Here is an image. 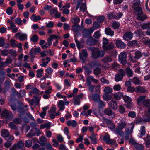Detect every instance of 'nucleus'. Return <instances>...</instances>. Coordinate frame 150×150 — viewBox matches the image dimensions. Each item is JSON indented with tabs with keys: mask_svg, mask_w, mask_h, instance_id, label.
Listing matches in <instances>:
<instances>
[{
	"mask_svg": "<svg viewBox=\"0 0 150 150\" xmlns=\"http://www.w3.org/2000/svg\"><path fill=\"white\" fill-rule=\"evenodd\" d=\"M123 98L125 102L126 103L125 104V106L127 108H131L132 106V100L131 98L126 96H124Z\"/></svg>",
	"mask_w": 150,
	"mask_h": 150,
	"instance_id": "39448f33",
	"label": "nucleus"
},
{
	"mask_svg": "<svg viewBox=\"0 0 150 150\" xmlns=\"http://www.w3.org/2000/svg\"><path fill=\"white\" fill-rule=\"evenodd\" d=\"M132 81L134 83L136 84H139L141 83V81L136 77H134Z\"/></svg>",
	"mask_w": 150,
	"mask_h": 150,
	"instance_id": "de8ad7c7",
	"label": "nucleus"
},
{
	"mask_svg": "<svg viewBox=\"0 0 150 150\" xmlns=\"http://www.w3.org/2000/svg\"><path fill=\"white\" fill-rule=\"evenodd\" d=\"M83 97V94L81 93L75 97L73 99L74 104L75 105H79L80 104V100Z\"/></svg>",
	"mask_w": 150,
	"mask_h": 150,
	"instance_id": "9b49d317",
	"label": "nucleus"
},
{
	"mask_svg": "<svg viewBox=\"0 0 150 150\" xmlns=\"http://www.w3.org/2000/svg\"><path fill=\"white\" fill-rule=\"evenodd\" d=\"M114 47V44L111 43L108 45H103V48L104 50H109L112 49Z\"/></svg>",
	"mask_w": 150,
	"mask_h": 150,
	"instance_id": "aec40b11",
	"label": "nucleus"
},
{
	"mask_svg": "<svg viewBox=\"0 0 150 150\" xmlns=\"http://www.w3.org/2000/svg\"><path fill=\"white\" fill-rule=\"evenodd\" d=\"M105 94H111L112 92V90L110 87H105L104 90Z\"/></svg>",
	"mask_w": 150,
	"mask_h": 150,
	"instance_id": "e433bc0d",
	"label": "nucleus"
},
{
	"mask_svg": "<svg viewBox=\"0 0 150 150\" xmlns=\"http://www.w3.org/2000/svg\"><path fill=\"white\" fill-rule=\"evenodd\" d=\"M80 6V11L83 12H84L86 9V4L83 3L81 4L80 2L78 1L76 5V10L78 9Z\"/></svg>",
	"mask_w": 150,
	"mask_h": 150,
	"instance_id": "ddd939ff",
	"label": "nucleus"
},
{
	"mask_svg": "<svg viewBox=\"0 0 150 150\" xmlns=\"http://www.w3.org/2000/svg\"><path fill=\"white\" fill-rule=\"evenodd\" d=\"M112 98V96L111 95H109V94H104L103 96V99L106 101L111 100Z\"/></svg>",
	"mask_w": 150,
	"mask_h": 150,
	"instance_id": "7c9ffc66",
	"label": "nucleus"
},
{
	"mask_svg": "<svg viewBox=\"0 0 150 150\" xmlns=\"http://www.w3.org/2000/svg\"><path fill=\"white\" fill-rule=\"evenodd\" d=\"M140 0L134 2L132 6V8L134 9L135 8L138 7V6H140Z\"/></svg>",
	"mask_w": 150,
	"mask_h": 150,
	"instance_id": "864d4df0",
	"label": "nucleus"
},
{
	"mask_svg": "<svg viewBox=\"0 0 150 150\" xmlns=\"http://www.w3.org/2000/svg\"><path fill=\"white\" fill-rule=\"evenodd\" d=\"M127 124V123L125 122H122L119 123L117 126L122 129L126 127Z\"/></svg>",
	"mask_w": 150,
	"mask_h": 150,
	"instance_id": "c03bdc74",
	"label": "nucleus"
},
{
	"mask_svg": "<svg viewBox=\"0 0 150 150\" xmlns=\"http://www.w3.org/2000/svg\"><path fill=\"white\" fill-rule=\"evenodd\" d=\"M101 60L103 63H106L111 62L112 61V59L111 56H107L104 57Z\"/></svg>",
	"mask_w": 150,
	"mask_h": 150,
	"instance_id": "f3484780",
	"label": "nucleus"
},
{
	"mask_svg": "<svg viewBox=\"0 0 150 150\" xmlns=\"http://www.w3.org/2000/svg\"><path fill=\"white\" fill-rule=\"evenodd\" d=\"M136 112L134 111L130 112L128 114V116L131 118H134L136 116Z\"/></svg>",
	"mask_w": 150,
	"mask_h": 150,
	"instance_id": "e2e57ef3",
	"label": "nucleus"
},
{
	"mask_svg": "<svg viewBox=\"0 0 150 150\" xmlns=\"http://www.w3.org/2000/svg\"><path fill=\"white\" fill-rule=\"evenodd\" d=\"M16 37L21 41H23L27 39V35L25 34L22 33L20 32H18L15 35Z\"/></svg>",
	"mask_w": 150,
	"mask_h": 150,
	"instance_id": "0eeeda50",
	"label": "nucleus"
},
{
	"mask_svg": "<svg viewBox=\"0 0 150 150\" xmlns=\"http://www.w3.org/2000/svg\"><path fill=\"white\" fill-rule=\"evenodd\" d=\"M25 94V91L24 90H20L17 95L18 98H21L24 97Z\"/></svg>",
	"mask_w": 150,
	"mask_h": 150,
	"instance_id": "4c0bfd02",
	"label": "nucleus"
},
{
	"mask_svg": "<svg viewBox=\"0 0 150 150\" xmlns=\"http://www.w3.org/2000/svg\"><path fill=\"white\" fill-rule=\"evenodd\" d=\"M140 137L142 138L143 136L146 133L145 128L144 126L141 127L140 130Z\"/></svg>",
	"mask_w": 150,
	"mask_h": 150,
	"instance_id": "c9c22d12",
	"label": "nucleus"
},
{
	"mask_svg": "<svg viewBox=\"0 0 150 150\" xmlns=\"http://www.w3.org/2000/svg\"><path fill=\"white\" fill-rule=\"evenodd\" d=\"M112 25L113 28L115 29H117L119 27V23L116 21H113L112 23Z\"/></svg>",
	"mask_w": 150,
	"mask_h": 150,
	"instance_id": "603ef678",
	"label": "nucleus"
},
{
	"mask_svg": "<svg viewBox=\"0 0 150 150\" xmlns=\"http://www.w3.org/2000/svg\"><path fill=\"white\" fill-rule=\"evenodd\" d=\"M13 99H11L9 101V104L11 106L12 110L14 111H15L17 110L16 105V104H13Z\"/></svg>",
	"mask_w": 150,
	"mask_h": 150,
	"instance_id": "473e14b6",
	"label": "nucleus"
},
{
	"mask_svg": "<svg viewBox=\"0 0 150 150\" xmlns=\"http://www.w3.org/2000/svg\"><path fill=\"white\" fill-rule=\"evenodd\" d=\"M91 80L92 81H93L95 83H97L98 81L95 79L90 76H88L87 77V82L88 85L89 86L88 88L89 90L92 93L93 91L94 86H90L91 84L90 81Z\"/></svg>",
	"mask_w": 150,
	"mask_h": 150,
	"instance_id": "20e7f679",
	"label": "nucleus"
},
{
	"mask_svg": "<svg viewBox=\"0 0 150 150\" xmlns=\"http://www.w3.org/2000/svg\"><path fill=\"white\" fill-rule=\"evenodd\" d=\"M146 96H139L137 100V103L139 105H142L145 101Z\"/></svg>",
	"mask_w": 150,
	"mask_h": 150,
	"instance_id": "2eb2a0df",
	"label": "nucleus"
},
{
	"mask_svg": "<svg viewBox=\"0 0 150 150\" xmlns=\"http://www.w3.org/2000/svg\"><path fill=\"white\" fill-rule=\"evenodd\" d=\"M108 104L110 107L114 110H116L117 108V103L115 101L112 100L110 101L109 102Z\"/></svg>",
	"mask_w": 150,
	"mask_h": 150,
	"instance_id": "dca6fc26",
	"label": "nucleus"
},
{
	"mask_svg": "<svg viewBox=\"0 0 150 150\" xmlns=\"http://www.w3.org/2000/svg\"><path fill=\"white\" fill-rule=\"evenodd\" d=\"M91 97L92 100L95 102H98L100 98L99 95L97 93L93 94Z\"/></svg>",
	"mask_w": 150,
	"mask_h": 150,
	"instance_id": "a878e982",
	"label": "nucleus"
},
{
	"mask_svg": "<svg viewBox=\"0 0 150 150\" xmlns=\"http://www.w3.org/2000/svg\"><path fill=\"white\" fill-rule=\"evenodd\" d=\"M88 65L92 68H95L96 67L99 66L100 64L97 61H93L90 62Z\"/></svg>",
	"mask_w": 150,
	"mask_h": 150,
	"instance_id": "6ab92c4d",
	"label": "nucleus"
},
{
	"mask_svg": "<svg viewBox=\"0 0 150 150\" xmlns=\"http://www.w3.org/2000/svg\"><path fill=\"white\" fill-rule=\"evenodd\" d=\"M32 144V142L29 140H28L25 141V145L26 147L29 148L31 146Z\"/></svg>",
	"mask_w": 150,
	"mask_h": 150,
	"instance_id": "3c124183",
	"label": "nucleus"
},
{
	"mask_svg": "<svg viewBox=\"0 0 150 150\" xmlns=\"http://www.w3.org/2000/svg\"><path fill=\"white\" fill-rule=\"evenodd\" d=\"M41 19V18L40 16H36L35 15L33 14L31 16V19L33 21L36 20H39Z\"/></svg>",
	"mask_w": 150,
	"mask_h": 150,
	"instance_id": "09e8293b",
	"label": "nucleus"
},
{
	"mask_svg": "<svg viewBox=\"0 0 150 150\" xmlns=\"http://www.w3.org/2000/svg\"><path fill=\"white\" fill-rule=\"evenodd\" d=\"M16 51L15 50L11 49L9 51V54L11 56L16 57L17 56Z\"/></svg>",
	"mask_w": 150,
	"mask_h": 150,
	"instance_id": "680f3d73",
	"label": "nucleus"
},
{
	"mask_svg": "<svg viewBox=\"0 0 150 150\" xmlns=\"http://www.w3.org/2000/svg\"><path fill=\"white\" fill-rule=\"evenodd\" d=\"M143 120L145 122H150V116L147 114H145L143 117Z\"/></svg>",
	"mask_w": 150,
	"mask_h": 150,
	"instance_id": "a19ab883",
	"label": "nucleus"
},
{
	"mask_svg": "<svg viewBox=\"0 0 150 150\" xmlns=\"http://www.w3.org/2000/svg\"><path fill=\"white\" fill-rule=\"evenodd\" d=\"M142 54L139 51H137L135 52H131L130 54V60L133 62H135L136 59H139L142 56Z\"/></svg>",
	"mask_w": 150,
	"mask_h": 150,
	"instance_id": "f257e3e1",
	"label": "nucleus"
},
{
	"mask_svg": "<svg viewBox=\"0 0 150 150\" xmlns=\"http://www.w3.org/2000/svg\"><path fill=\"white\" fill-rule=\"evenodd\" d=\"M112 69H117L118 68H119L120 65L117 63L114 62L112 64Z\"/></svg>",
	"mask_w": 150,
	"mask_h": 150,
	"instance_id": "0e129e2a",
	"label": "nucleus"
},
{
	"mask_svg": "<svg viewBox=\"0 0 150 150\" xmlns=\"http://www.w3.org/2000/svg\"><path fill=\"white\" fill-rule=\"evenodd\" d=\"M116 45L117 47L121 49L124 48L126 46V45L121 40H117L116 42Z\"/></svg>",
	"mask_w": 150,
	"mask_h": 150,
	"instance_id": "4468645a",
	"label": "nucleus"
},
{
	"mask_svg": "<svg viewBox=\"0 0 150 150\" xmlns=\"http://www.w3.org/2000/svg\"><path fill=\"white\" fill-rule=\"evenodd\" d=\"M82 68H83L84 69L86 73L87 74H91L92 72V71L91 70L86 66H83Z\"/></svg>",
	"mask_w": 150,
	"mask_h": 150,
	"instance_id": "ea45409f",
	"label": "nucleus"
},
{
	"mask_svg": "<svg viewBox=\"0 0 150 150\" xmlns=\"http://www.w3.org/2000/svg\"><path fill=\"white\" fill-rule=\"evenodd\" d=\"M123 78V76H115V81L118 82L122 80Z\"/></svg>",
	"mask_w": 150,
	"mask_h": 150,
	"instance_id": "338daca9",
	"label": "nucleus"
},
{
	"mask_svg": "<svg viewBox=\"0 0 150 150\" xmlns=\"http://www.w3.org/2000/svg\"><path fill=\"white\" fill-rule=\"evenodd\" d=\"M10 41L11 45L13 47H15L17 46V44L16 43V40L13 39H11Z\"/></svg>",
	"mask_w": 150,
	"mask_h": 150,
	"instance_id": "4d7b16f0",
	"label": "nucleus"
},
{
	"mask_svg": "<svg viewBox=\"0 0 150 150\" xmlns=\"http://www.w3.org/2000/svg\"><path fill=\"white\" fill-rule=\"evenodd\" d=\"M13 122L16 124H18L21 123L22 120L20 118H16L13 119Z\"/></svg>",
	"mask_w": 150,
	"mask_h": 150,
	"instance_id": "69168bd1",
	"label": "nucleus"
},
{
	"mask_svg": "<svg viewBox=\"0 0 150 150\" xmlns=\"http://www.w3.org/2000/svg\"><path fill=\"white\" fill-rule=\"evenodd\" d=\"M1 134L2 137L5 138L8 137L9 135L8 131L5 129L1 130Z\"/></svg>",
	"mask_w": 150,
	"mask_h": 150,
	"instance_id": "4be33fe9",
	"label": "nucleus"
},
{
	"mask_svg": "<svg viewBox=\"0 0 150 150\" xmlns=\"http://www.w3.org/2000/svg\"><path fill=\"white\" fill-rule=\"evenodd\" d=\"M9 127L12 129L16 130L17 129V127L15 125L13 122H11L8 124Z\"/></svg>",
	"mask_w": 150,
	"mask_h": 150,
	"instance_id": "6e6d98bb",
	"label": "nucleus"
},
{
	"mask_svg": "<svg viewBox=\"0 0 150 150\" xmlns=\"http://www.w3.org/2000/svg\"><path fill=\"white\" fill-rule=\"evenodd\" d=\"M103 139L107 144H111L112 143L111 141L110 136L108 134H106L103 137Z\"/></svg>",
	"mask_w": 150,
	"mask_h": 150,
	"instance_id": "b1692460",
	"label": "nucleus"
},
{
	"mask_svg": "<svg viewBox=\"0 0 150 150\" xmlns=\"http://www.w3.org/2000/svg\"><path fill=\"white\" fill-rule=\"evenodd\" d=\"M101 72L100 69L97 68L94 70V73L96 75L100 74Z\"/></svg>",
	"mask_w": 150,
	"mask_h": 150,
	"instance_id": "774afa93",
	"label": "nucleus"
},
{
	"mask_svg": "<svg viewBox=\"0 0 150 150\" xmlns=\"http://www.w3.org/2000/svg\"><path fill=\"white\" fill-rule=\"evenodd\" d=\"M114 131L115 132L117 133L120 136H123L124 135V133L122 131V129L118 126L115 129Z\"/></svg>",
	"mask_w": 150,
	"mask_h": 150,
	"instance_id": "bb28decb",
	"label": "nucleus"
},
{
	"mask_svg": "<svg viewBox=\"0 0 150 150\" xmlns=\"http://www.w3.org/2000/svg\"><path fill=\"white\" fill-rule=\"evenodd\" d=\"M142 105L145 108H149L150 106V100L148 99H146Z\"/></svg>",
	"mask_w": 150,
	"mask_h": 150,
	"instance_id": "79ce46f5",
	"label": "nucleus"
},
{
	"mask_svg": "<svg viewBox=\"0 0 150 150\" xmlns=\"http://www.w3.org/2000/svg\"><path fill=\"white\" fill-rule=\"evenodd\" d=\"M126 74L128 75H132L133 71L129 68L127 67L125 69Z\"/></svg>",
	"mask_w": 150,
	"mask_h": 150,
	"instance_id": "052dcab7",
	"label": "nucleus"
},
{
	"mask_svg": "<svg viewBox=\"0 0 150 150\" xmlns=\"http://www.w3.org/2000/svg\"><path fill=\"white\" fill-rule=\"evenodd\" d=\"M101 35L99 31H97L95 32L94 35L93 37L96 39L98 38Z\"/></svg>",
	"mask_w": 150,
	"mask_h": 150,
	"instance_id": "13d9d810",
	"label": "nucleus"
},
{
	"mask_svg": "<svg viewBox=\"0 0 150 150\" xmlns=\"http://www.w3.org/2000/svg\"><path fill=\"white\" fill-rule=\"evenodd\" d=\"M77 123L76 121L73 120L71 121H68L67 122V125L68 126H71L73 127H75L77 125Z\"/></svg>",
	"mask_w": 150,
	"mask_h": 150,
	"instance_id": "393cba45",
	"label": "nucleus"
},
{
	"mask_svg": "<svg viewBox=\"0 0 150 150\" xmlns=\"http://www.w3.org/2000/svg\"><path fill=\"white\" fill-rule=\"evenodd\" d=\"M136 18L139 21H143L147 18V17L145 15H141L140 14L137 16Z\"/></svg>",
	"mask_w": 150,
	"mask_h": 150,
	"instance_id": "f704fd0d",
	"label": "nucleus"
},
{
	"mask_svg": "<svg viewBox=\"0 0 150 150\" xmlns=\"http://www.w3.org/2000/svg\"><path fill=\"white\" fill-rule=\"evenodd\" d=\"M18 148L19 149H21L24 146V143L22 141L18 142L16 144Z\"/></svg>",
	"mask_w": 150,
	"mask_h": 150,
	"instance_id": "a18cd8bd",
	"label": "nucleus"
},
{
	"mask_svg": "<svg viewBox=\"0 0 150 150\" xmlns=\"http://www.w3.org/2000/svg\"><path fill=\"white\" fill-rule=\"evenodd\" d=\"M46 141V138L45 137L42 136L40 138L39 141H38V142L42 146H43L45 145V142Z\"/></svg>",
	"mask_w": 150,
	"mask_h": 150,
	"instance_id": "a211bd4d",
	"label": "nucleus"
},
{
	"mask_svg": "<svg viewBox=\"0 0 150 150\" xmlns=\"http://www.w3.org/2000/svg\"><path fill=\"white\" fill-rule=\"evenodd\" d=\"M18 111L19 113V116L21 117H22L26 112L25 110H24L23 108L21 107L18 108Z\"/></svg>",
	"mask_w": 150,
	"mask_h": 150,
	"instance_id": "c756f323",
	"label": "nucleus"
},
{
	"mask_svg": "<svg viewBox=\"0 0 150 150\" xmlns=\"http://www.w3.org/2000/svg\"><path fill=\"white\" fill-rule=\"evenodd\" d=\"M146 142V144L147 145H149L150 144V136L147 134L146 137L144 138Z\"/></svg>",
	"mask_w": 150,
	"mask_h": 150,
	"instance_id": "37998d69",
	"label": "nucleus"
},
{
	"mask_svg": "<svg viewBox=\"0 0 150 150\" xmlns=\"http://www.w3.org/2000/svg\"><path fill=\"white\" fill-rule=\"evenodd\" d=\"M1 117L2 118H5L9 120L13 118V116L11 112H9L6 109H4L2 112Z\"/></svg>",
	"mask_w": 150,
	"mask_h": 150,
	"instance_id": "7ed1b4c3",
	"label": "nucleus"
},
{
	"mask_svg": "<svg viewBox=\"0 0 150 150\" xmlns=\"http://www.w3.org/2000/svg\"><path fill=\"white\" fill-rule=\"evenodd\" d=\"M80 28L81 27L79 25V24L73 26L72 30L74 32H77Z\"/></svg>",
	"mask_w": 150,
	"mask_h": 150,
	"instance_id": "8fccbe9b",
	"label": "nucleus"
},
{
	"mask_svg": "<svg viewBox=\"0 0 150 150\" xmlns=\"http://www.w3.org/2000/svg\"><path fill=\"white\" fill-rule=\"evenodd\" d=\"M98 107L99 109L102 108L105 105V103L103 101L99 100L98 101Z\"/></svg>",
	"mask_w": 150,
	"mask_h": 150,
	"instance_id": "72a5a7b5",
	"label": "nucleus"
},
{
	"mask_svg": "<svg viewBox=\"0 0 150 150\" xmlns=\"http://www.w3.org/2000/svg\"><path fill=\"white\" fill-rule=\"evenodd\" d=\"M135 147L137 150H143V147L141 144H136L135 145Z\"/></svg>",
	"mask_w": 150,
	"mask_h": 150,
	"instance_id": "bf43d9fd",
	"label": "nucleus"
},
{
	"mask_svg": "<svg viewBox=\"0 0 150 150\" xmlns=\"http://www.w3.org/2000/svg\"><path fill=\"white\" fill-rule=\"evenodd\" d=\"M135 92L138 93H144L146 92V90L142 87L138 86L135 88Z\"/></svg>",
	"mask_w": 150,
	"mask_h": 150,
	"instance_id": "2f4dec72",
	"label": "nucleus"
},
{
	"mask_svg": "<svg viewBox=\"0 0 150 150\" xmlns=\"http://www.w3.org/2000/svg\"><path fill=\"white\" fill-rule=\"evenodd\" d=\"M105 33L107 35L112 36L114 35V32L112 31L110 28H107L105 30Z\"/></svg>",
	"mask_w": 150,
	"mask_h": 150,
	"instance_id": "cd10ccee",
	"label": "nucleus"
},
{
	"mask_svg": "<svg viewBox=\"0 0 150 150\" xmlns=\"http://www.w3.org/2000/svg\"><path fill=\"white\" fill-rule=\"evenodd\" d=\"M133 9L134 11V12L137 15V16L143 13V11L141 7H137Z\"/></svg>",
	"mask_w": 150,
	"mask_h": 150,
	"instance_id": "5701e85b",
	"label": "nucleus"
},
{
	"mask_svg": "<svg viewBox=\"0 0 150 150\" xmlns=\"http://www.w3.org/2000/svg\"><path fill=\"white\" fill-rule=\"evenodd\" d=\"M134 127V125H132L130 129L129 128H127L125 130V139L128 140L129 137V135H131L133 129Z\"/></svg>",
	"mask_w": 150,
	"mask_h": 150,
	"instance_id": "9d476101",
	"label": "nucleus"
},
{
	"mask_svg": "<svg viewBox=\"0 0 150 150\" xmlns=\"http://www.w3.org/2000/svg\"><path fill=\"white\" fill-rule=\"evenodd\" d=\"M105 52L104 51L97 50L93 52L92 53V57L94 59L103 57L105 55Z\"/></svg>",
	"mask_w": 150,
	"mask_h": 150,
	"instance_id": "f03ea898",
	"label": "nucleus"
},
{
	"mask_svg": "<svg viewBox=\"0 0 150 150\" xmlns=\"http://www.w3.org/2000/svg\"><path fill=\"white\" fill-rule=\"evenodd\" d=\"M93 29H91L89 30H86L83 31V34L84 37L86 38L88 35H89L93 32Z\"/></svg>",
	"mask_w": 150,
	"mask_h": 150,
	"instance_id": "c85d7f7f",
	"label": "nucleus"
},
{
	"mask_svg": "<svg viewBox=\"0 0 150 150\" xmlns=\"http://www.w3.org/2000/svg\"><path fill=\"white\" fill-rule=\"evenodd\" d=\"M38 36L35 35H33L30 38L31 41L35 42H37L38 41Z\"/></svg>",
	"mask_w": 150,
	"mask_h": 150,
	"instance_id": "49530a36",
	"label": "nucleus"
},
{
	"mask_svg": "<svg viewBox=\"0 0 150 150\" xmlns=\"http://www.w3.org/2000/svg\"><path fill=\"white\" fill-rule=\"evenodd\" d=\"M80 21V19L78 17H74L72 19V22L74 24L76 25L79 24Z\"/></svg>",
	"mask_w": 150,
	"mask_h": 150,
	"instance_id": "5fc2aeb1",
	"label": "nucleus"
},
{
	"mask_svg": "<svg viewBox=\"0 0 150 150\" xmlns=\"http://www.w3.org/2000/svg\"><path fill=\"white\" fill-rule=\"evenodd\" d=\"M104 113L107 115H110L113 114V117L115 116V115L113 113L112 111L109 109H106L104 111Z\"/></svg>",
	"mask_w": 150,
	"mask_h": 150,
	"instance_id": "58836bf2",
	"label": "nucleus"
},
{
	"mask_svg": "<svg viewBox=\"0 0 150 150\" xmlns=\"http://www.w3.org/2000/svg\"><path fill=\"white\" fill-rule=\"evenodd\" d=\"M88 55L87 52L85 49H83L82 50V52L79 54L80 58L83 62H85Z\"/></svg>",
	"mask_w": 150,
	"mask_h": 150,
	"instance_id": "1a4fd4ad",
	"label": "nucleus"
},
{
	"mask_svg": "<svg viewBox=\"0 0 150 150\" xmlns=\"http://www.w3.org/2000/svg\"><path fill=\"white\" fill-rule=\"evenodd\" d=\"M123 95L122 93L118 92L115 93L113 94V98L115 99L120 100L122 97Z\"/></svg>",
	"mask_w": 150,
	"mask_h": 150,
	"instance_id": "412c9836",
	"label": "nucleus"
},
{
	"mask_svg": "<svg viewBox=\"0 0 150 150\" xmlns=\"http://www.w3.org/2000/svg\"><path fill=\"white\" fill-rule=\"evenodd\" d=\"M127 54L126 52H122L119 55V61L121 64H125L127 63Z\"/></svg>",
	"mask_w": 150,
	"mask_h": 150,
	"instance_id": "423d86ee",
	"label": "nucleus"
},
{
	"mask_svg": "<svg viewBox=\"0 0 150 150\" xmlns=\"http://www.w3.org/2000/svg\"><path fill=\"white\" fill-rule=\"evenodd\" d=\"M133 34L131 32H126L124 35L123 38L126 41L130 40L133 37Z\"/></svg>",
	"mask_w": 150,
	"mask_h": 150,
	"instance_id": "f8f14e48",
	"label": "nucleus"
},
{
	"mask_svg": "<svg viewBox=\"0 0 150 150\" xmlns=\"http://www.w3.org/2000/svg\"><path fill=\"white\" fill-rule=\"evenodd\" d=\"M98 42V41L92 37H88L86 40V43L89 46H93L95 45Z\"/></svg>",
	"mask_w": 150,
	"mask_h": 150,
	"instance_id": "6e6552de",
	"label": "nucleus"
}]
</instances>
